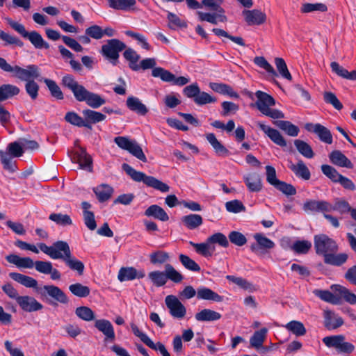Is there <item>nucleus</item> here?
Returning <instances> with one entry per match:
<instances>
[{"instance_id": "nucleus-41", "label": "nucleus", "mask_w": 356, "mask_h": 356, "mask_svg": "<svg viewBox=\"0 0 356 356\" xmlns=\"http://www.w3.org/2000/svg\"><path fill=\"white\" fill-rule=\"evenodd\" d=\"M94 192L101 202L107 201L112 195L113 189L107 184H102L94 189Z\"/></svg>"}, {"instance_id": "nucleus-34", "label": "nucleus", "mask_w": 356, "mask_h": 356, "mask_svg": "<svg viewBox=\"0 0 356 356\" xmlns=\"http://www.w3.org/2000/svg\"><path fill=\"white\" fill-rule=\"evenodd\" d=\"M332 289L337 293V294L343 298L346 302L351 304H356V296L352 293L349 289L339 284L332 286Z\"/></svg>"}, {"instance_id": "nucleus-6", "label": "nucleus", "mask_w": 356, "mask_h": 356, "mask_svg": "<svg viewBox=\"0 0 356 356\" xmlns=\"http://www.w3.org/2000/svg\"><path fill=\"white\" fill-rule=\"evenodd\" d=\"M123 170L135 181H143L147 186L152 187L154 189L166 193L170 191V186L152 176H147L142 172L134 169L127 163H123L122 166Z\"/></svg>"}, {"instance_id": "nucleus-47", "label": "nucleus", "mask_w": 356, "mask_h": 356, "mask_svg": "<svg viewBox=\"0 0 356 356\" xmlns=\"http://www.w3.org/2000/svg\"><path fill=\"white\" fill-rule=\"evenodd\" d=\"M152 75L154 77H159L163 81L168 83H172L175 79V75L172 73L161 67L154 68L152 70Z\"/></svg>"}, {"instance_id": "nucleus-39", "label": "nucleus", "mask_w": 356, "mask_h": 356, "mask_svg": "<svg viewBox=\"0 0 356 356\" xmlns=\"http://www.w3.org/2000/svg\"><path fill=\"white\" fill-rule=\"evenodd\" d=\"M124 58L129 61V67L134 71L139 70V65L137 64L140 56L131 48L124 49L123 53Z\"/></svg>"}, {"instance_id": "nucleus-9", "label": "nucleus", "mask_w": 356, "mask_h": 356, "mask_svg": "<svg viewBox=\"0 0 356 356\" xmlns=\"http://www.w3.org/2000/svg\"><path fill=\"white\" fill-rule=\"evenodd\" d=\"M165 303L170 314L175 318L181 319L186 314V309L177 297L168 295L165 298Z\"/></svg>"}, {"instance_id": "nucleus-51", "label": "nucleus", "mask_w": 356, "mask_h": 356, "mask_svg": "<svg viewBox=\"0 0 356 356\" xmlns=\"http://www.w3.org/2000/svg\"><path fill=\"white\" fill-rule=\"evenodd\" d=\"M212 32L219 37H224L229 39L233 42L237 44L238 45L245 47V44L244 42V40L240 36H233L229 35L227 31L223 29L214 28L212 29Z\"/></svg>"}, {"instance_id": "nucleus-43", "label": "nucleus", "mask_w": 356, "mask_h": 356, "mask_svg": "<svg viewBox=\"0 0 356 356\" xmlns=\"http://www.w3.org/2000/svg\"><path fill=\"white\" fill-rule=\"evenodd\" d=\"M294 145L296 146L298 152L304 157L312 159L314 156V152L312 147L306 142L302 140H295Z\"/></svg>"}, {"instance_id": "nucleus-16", "label": "nucleus", "mask_w": 356, "mask_h": 356, "mask_svg": "<svg viewBox=\"0 0 356 356\" xmlns=\"http://www.w3.org/2000/svg\"><path fill=\"white\" fill-rule=\"evenodd\" d=\"M84 118V127L92 129V124L104 121L106 115L100 112L91 109H85L82 111Z\"/></svg>"}, {"instance_id": "nucleus-31", "label": "nucleus", "mask_w": 356, "mask_h": 356, "mask_svg": "<svg viewBox=\"0 0 356 356\" xmlns=\"http://www.w3.org/2000/svg\"><path fill=\"white\" fill-rule=\"evenodd\" d=\"M20 89L13 84L5 83L0 86V102H4L8 99L18 95Z\"/></svg>"}, {"instance_id": "nucleus-27", "label": "nucleus", "mask_w": 356, "mask_h": 356, "mask_svg": "<svg viewBox=\"0 0 356 356\" xmlns=\"http://www.w3.org/2000/svg\"><path fill=\"white\" fill-rule=\"evenodd\" d=\"M244 181L251 192H259L262 188L261 177L257 172L249 173L244 176Z\"/></svg>"}, {"instance_id": "nucleus-11", "label": "nucleus", "mask_w": 356, "mask_h": 356, "mask_svg": "<svg viewBox=\"0 0 356 356\" xmlns=\"http://www.w3.org/2000/svg\"><path fill=\"white\" fill-rule=\"evenodd\" d=\"M256 243L251 244L250 250L257 254H264L268 250L274 248L275 243L261 233L254 235Z\"/></svg>"}, {"instance_id": "nucleus-2", "label": "nucleus", "mask_w": 356, "mask_h": 356, "mask_svg": "<svg viewBox=\"0 0 356 356\" xmlns=\"http://www.w3.org/2000/svg\"><path fill=\"white\" fill-rule=\"evenodd\" d=\"M9 277L27 288L35 289L41 296L46 297L49 296L62 304H67L69 302V299L65 293L56 286L44 285L42 287H38V281L35 279L15 272L10 273Z\"/></svg>"}, {"instance_id": "nucleus-59", "label": "nucleus", "mask_w": 356, "mask_h": 356, "mask_svg": "<svg viewBox=\"0 0 356 356\" xmlns=\"http://www.w3.org/2000/svg\"><path fill=\"white\" fill-rule=\"evenodd\" d=\"M180 262L188 270L195 272L200 271V266L188 256L181 254L179 256Z\"/></svg>"}, {"instance_id": "nucleus-35", "label": "nucleus", "mask_w": 356, "mask_h": 356, "mask_svg": "<svg viewBox=\"0 0 356 356\" xmlns=\"http://www.w3.org/2000/svg\"><path fill=\"white\" fill-rule=\"evenodd\" d=\"M183 225L189 229H195L203 223L202 217L199 214H189L181 218Z\"/></svg>"}, {"instance_id": "nucleus-1", "label": "nucleus", "mask_w": 356, "mask_h": 356, "mask_svg": "<svg viewBox=\"0 0 356 356\" xmlns=\"http://www.w3.org/2000/svg\"><path fill=\"white\" fill-rule=\"evenodd\" d=\"M314 245L316 254L323 257L325 264L341 266L349 258L346 252L337 253L339 245L337 241L325 234L315 235Z\"/></svg>"}, {"instance_id": "nucleus-20", "label": "nucleus", "mask_w": 356, "mask_h": 356, "mask_svg": "<svg viewBox=\"0 0 356 356\" xmlns=\"http://www.w3.org/2000/svg\"><path fill=\"white\" fill-rule=\"evenodd\" d=\"M257 125L274 143L280 147L286 146V142L285 139L277 129L266 126L261 122H258Z\"/></svg>"}, {"instance_id": "nucleus-33", "label": "nucleus", "mask_w": 356, "mask_h": 356, "mask_svg": "<svg viewBox=\"0 0 356 356\" xmlns=\"http://www.w3.org/2000/svg\"><path fill=\"white\" fill-rule=\"evenodd\" d=\"M221 316L220 313L210 309H204L195 315L196 321L200 322L218 321Z\"/></svg>"}, {"instance_id": "nucleus-15", "label": "nucleus", "mask_w": 356, "mask_h": 356, "mask_svg": "<svg viewBox=\"0 0 356 356\" xmlns=\"http://www.w3.org/2000/svg\"><path fill=\"white\" fill-rule=\"evenodd\" d=\"M17 304L21 309L26 312H33L42 309L43 306L33 297L22 296L17 298Z\"/></svg>"}, {"instance_id": "nucleus-18", "label": "nucleus", "mask_w": 356, "mask_h": 356, "mask_svg": "<svg viewBox=\"0 0 356 356\" xmlns=\"http://www.w3.org/2000/svg\"><path fill=\"white\" fill-rule=\"evenodd\" d=\"M255 95L257 98L255 106L261 113L268 109L270 106L275 104L274 98L264 92L258 90L256 92Z\"/></svg>"}, {"instance_id": "nucleus-60", "label": "nucleus", "mask_w": 356, "mask_h": 356, "mask_svg": "<svg viewBox=\"0 0 356 356\" xmlns=\"http://www.w3.org/2000/svg\"><path fill=\"white\" fill-rule=\"evenodd\" d=\"M353 208L350 206L348 202L345 200L337 201L334 205L330 204V208H329V212L332 211H337L341 214H343L348 212H350L351 214V211H353Z\"/></svg>"}, {"instance_id": "nucleus-37", "label": "nucleus", "mask_w": 356, "mask_h": 356, "mask_svg": "<svg viewBox=\"0 0 356 356\" xmlns=\"http://www.w3.org/2000/svg\"><path fill=\"white\" fill-rule=\"evenodd\" d=\"M267 332L268 330L266 327H263L259 330L254 332L250 339V346L254 349L261 348L266 338Z\"/></svg>"}, {"instance_id": "nucleus-53", "label": "nucleus", "mask_w": 356, "mask_h": 356, "mask_svg": "<svg viewBox=\"0 0 356 356\" xmlns=\"http://www.w3.org/2000/svg\"><path fill=\"white\" fill-rule=\"evenodd\" d=\"M165 271L167 280H170L175 283H179L184 279L183 275L177 270H176L175 268L170 264L165 265Z\"/></svg>"}, {"instance_id": "nucleus-19", "label": "nucleus", "mask_w": 356, "mask_h": 356, "mask_svg": "<svg viewBox=\"0 0 356 356\" xmlns=\"http://www.w3.org/2000/svg\"><path fill=\"white\" fill-rule=\"evenodd\" d=\"M145 276L143 270H137L134 267H122L118 272V278L120 282L140 279Z\"/></svg>"}, {"instance_id": "nucleus-7", "label": "nucleus", "mask_w": 356, "mask_h": 356, "mask_svg": "<svg viewBox=\"0 0 356 356\" xmlns=\"http://www.w3.org/2000/svg\"><path fill=\"white\" fill-rule=\"evenodd\" d=\"M6 19L13 29L20 34L24 38L28 39L35 48L39 49H49V44L44 40L38 32L35 31L29 32L22 24L13 21L10 18H6Z\"/></svg>"}, {"instance_id": "nucleus-49", "label": "nucleus", "mask_w": 356, "mask_h": 356, "mask_svg": "<svg viewBox=\"0 0 356 356\" xmlns=\"http://www.w3.org/2000/svg\"><path fill=\"white\" fill-rule=\"evenodd\" d=\"M108 4L113 9L127 10L136 4V0H108Z\"/></svg>"}, {"instance_id": "nucleus-14", "label": "nucleus", "mask_w": 356, "mask_h": 356, "mask_svg": "<svg viewBox=\"0 0 356 356\" xmlns=\"http://www.w3.org/2000/svg\"><path fill=\"white\" fill-rule=\"evenodd\" d=\"M243 15L245 17V21L249 26L261 25L266 20V15L260 10H244Z\"/></svg>"}, {"instance_id": "nucleus-50", "label": "nucleus", "mask_w": 356, "mask_h": 356, "mask_svg": "<svg viewBox=\"0 0 356 356\" xmlns=\"http://www.w3.org/2000/svg\"><path fill=\"white\" fill-rule=\"evenodd\" d=\"M44 82L47 86L52 97L56 98L57 99H63L64 96L63 92L56 81L51 79H44Z\"/></svg>"}, {"instance_id": "nucleus-58", "label": "nucleus", "mask_w": 356, "mask_h": 356, "mask_svg": "<svg viewBox=\"0 0 356 356\" xmlns=\"http://www.w3.org/2000/svg\"><path fill=\"white\" fill-rule=\"evenodd\" d=\"M311 248L312 243L306 240L296 241L291 247V250L298 254H306Z\"/></svg>"}, {"instance_id": "nucleus-4", "label": "nucleus", "mask_w": 356, "mask_h": 356, "mask_svg": "<svg viewBox=\"0 0 356 356\" xmlns=\"http://www.w3.org/2000/svg\"><path fill=\"white\" fill-rule=\"evenodd\" d=\"M188 8L192 9L202 8L203 6L208 8L213 13L198 12V17L200 21H205L213 24H217L218 22H226L227 17L225 15V10L222 8V0H202L200 3L196 0H186Z\"/></svg>"}, {"instance_id": "nucleus-13", "label": "nucleus", "mask_w": 356, "mask_h": 356, "mask_svg": "<svg viewBox=\"0 0 356 356\" xmlns=\"http://www.w3.org/2000/svg\"><path fill=\"white\" fill-rule=\"evenodd\" d=\"M67 242L63 241H58L51 246L47 245L45 243H41L38 244L40 250L44 254L49 256L53 259H58L62 257V252L64 250Z\"/></svg>"}, {"instance_id": "nucleus-64", "label": "nucleus", "mask_w": 356, "mask_h": 356, "mask_svg": "<svg viewBox=\"0 0 356 356\" xmlns=\"http://www.w3.org/2000/svg\"><path fill=\"white\" fill-rule=\"evenodd\" d=\"M170 257L168 252L163 251H156L149 255L150 261L153 264H162L169 259Z\"/></svg>"}, {"instance_id": "nucleus-63", "label": "nucleus", "mask_w": 356, "mask_h": 356, "mask_svg": "<svg viewBox=\"0 0 356 356\" xmlns=\"http://www.w3.org/2000/svg\"><path fill=\"white\" fill-rule=\"evenodd\" d=\"M314 294L320 298L322 300L332 303L337 304L339 302V298H337L332 293L327 290H316Z\"/></svg>"}, {"instance_id": "nucleus-3", "label": "nucleus", "mask_w": 356, "mask_h": 356, "mask_svg": "<svg viewBox=\"0 0 356 356\" xmlns=\"http://www.w3.org/2000/svg\"><path fill=\"white\" fill-rule=\"evenodd\" d=\"M62 84L73 93L78 102H85L92 108H98L106 103V99L99 94L88 90L83 86L79 84L71 74H66L62 79Z\"/></svg>"}, {"instance_id": "nucleus-25", "label": "nucleus", "mask_w": 356, "mask_h": 356, "mask_svg": "<svg viewBox=\"0 0 356 356\" xmlns=\"http://www.w3.org/2000/svg\"><path fill=\"white\" fill-rule=\"evenodd\" d=\"M6 261L15 265L17 268H32L35 267V261L30 257H20L17 254H10L6 257Z\"/></svg>"}, {"instance_id": "nucleus-57", "label": "nucleus", "mask_w": 356, "mask_h": 356, "mask_svg": "<svg viewBox=\"0 0 356 356\" xmlns=\"http://www.w3.org/2000/svg\"><path fill=\"white\" fill-rule=\"evenodd\" d=\"M345 340V337L342 334L327 336L323 338L322 341L328 348H334L338 349L340 342Z\"/></svg>"}, {"instance_id": "nucleus-52", "label": "nucleus", "mask_w": 356, "mask_h": 356, "mask_svg": "<svg viewBox=\"0 0 356 356\" xmlns=\"http://www.w3.org/2000/svg\"><path fill=\"white\" fill-rule=\"evenodd\" d=\"M321 171L327 178H329L332 182L337 183L340 177L342 175L332 166L327 164H323L321 167Z\"/></svg>"}, {"instance_id": "nucleus-32", "label": "nucleus", "mask_w": 356, "mask_h": 356, "mask_svg": "<svg viewBox=\"0 0 356 356\" xmlns=\"http://www.w3.org/2000/svg\"><path fill=\"white\" fill-rule=\"evenodd\" d=\"M145 215L147 217H153L163 222L168 221L169 216L165 210L159 205L153 204L149 206L145 211Z\"/></svg>"}, {"instance_id": "nucleus-48", "label": "nucleus", "mask_w": 356, "mask_h": 356, "mask_svg": "<svg viewBox=\"0 0 356 356\" xmlns=\"http://www.w3.org/2000/svg\"><path fill=\"white\" fill-rule=\"evenodd\" d=\"M69 290L73 295L79 298L87 297L90 293V288L81 283H75L70 285Z\"/></svg>"}, {"instance_id": "nucleus-30", "label": "nucleus", "mask_w": 356, "mask_h": 356, "mask_svg": "<svg viewBox=\"0 0 356 356\" xmlns=\"http://www.w3.org/2000/svg\"><path fill=\"white\" fill-rule=\"evenodd\" d=\"M206 138L218 156H227L229 154V151L216 138L214 134H207Z\"/></svg>"}, {"instance_id": "nucleus-12", "label": "nucleus", "mask_w": 356, "mask_h": 356, "mask_svg": "<svg viewBox=\"0 0 356 356\" xmlns=\"http://www.w3.org/2000/svg\"><path fill=\"white\" fill-rule=\"evenodd\" d=\"M305 129L316 134L319 140L325 143L330 145L333 142L331 131L327 127L319 123H307L305 124Z\"/></svg>"}, {"instance_id": "nucleus-44", "label": "nucleus", "mask_w": 356, "mask_h": 356, "mask_svg": "<svg viewBox=\"0 0 356 356\" xmlns=\"http://www.w3.org/2000/svg\"><path fill=\"white\" fill-rule=\"evenodd\" d=\"M284 327L287 330L298 337L304 336L307 332L305 325L300 321H291L286 324Z\"/></svg>"}, {"instance_id": "nucleus-24", "label": "nucleus", "mask_w": 356, "mask_h": 356, "mask_svg": "<svg viewBox=\"0 0 356 356\" xmlns=\"http://www.w3.org/2000/svg\"><path fill=\"white\" fill-rule=\"evenodd\" d=\"M330 161L335 165L352 169L353 164L348 157L339 150L332 151L330 155Z\"/></svg>"}, {"instance_id": "nucleus-61", "label": "nucleus", "mask_w": 356, "mask_h": 356, "mask_svg": "<svg viewBox=\"0 0 356 356\" xmlns=\"http://www.w3.org/2000/svg\"><path fill=\"white\" fill-rule=\"evenodd\" d=\"M65 120L68 123L78 127H84V118L79 116L76 113L70 111L65 114Z\"/></svg>"}, {"instance_id": "nucleus-40", "label": "nucleus", "mask_w": 356, "mask_h": 356, "mask_svg": "<svg viewBox=\"0 0 356 356\" xmlns=\"http://www.w3.org/2000/svg\"><path fill=\"white\" fill-rule=\"evenodd\" d=\"M274 124L290 136L295 137L299 134L300 129L298 127L289 121L278 120L275 121Z\"/></svg>"}, {"instance_id": "nucleus-45", "label": "nucleus", "mask_w": 356, "mask_h": 356, "mask_svg": "<svg viewBox=\"0 0 356 356\" xmlns=\"http://www.w3.org/2000/svg\"><path fill=\"white\" fill-rule=\"evenodd\" d=\"M75 314L81 320L92 321L95 319L94 312L88 307L81 306L75 309Z\"/></svg>"}, {"instance_id": "nucleus-36", "label": "nucleus", "mask_w": 356, "mask_h": 356, "mask_svg": "<svg viewBox=\"0 0 356 356\" xmlns=\"http://www.w3.org/2000/svg\"><path fill=\"white\" fill-rule=\"evenodd\" d=\"M197 298L198 299L213 300L215 302L222 301V297L211 289L206 287H200L197 291Z\"/></svg>"}, {"instance_id": "nucleus-26", "label": "nucleus", "mask_w": 356, "mask_h": 356, "mask_svg": "<svg viewBox=\"0 0 356 356\" xmlns=\"http://www.w3.org/2000/svg\"><path fill=\"white\" fill-rule=\"evenodd\" d=\"M289 168L295 175L299 178L304 180H309L311 177L309 168L302 160H299L296 164L290 162Z\"/></svg>"}, {"instance_id": "nucleus-22", "label": "nucleus", "mask_w": 356, "mask_h": 356, "mask_svg": "<svg viewBox=\"0 0 356 356\" xmlns=\"http://www.w3.org/2000/svg\"><path fill=\"white\" fill-rule=\"evenodd\" d=\"M95 327L105 336V340L113 341L115 339V334L113 326L108 320L99 319L95 322Z\"/></svg>"}, {"instance_id": "nucleus-55", "label": "nucleus", "mask_w": 356, "mask_h": 356, "mask_svg": "<svg viewBox=\"0 0 356 356\" xmlns=\"http://www.w3.org/2000/svg\"><path fill=\"white\" fill-rule=\"evenodd\" d=\"M168 20V27L170 29H176L177 28H186L187 24L184 20H181L176 14L168 13L167 15Z\"/></svg>"}, {"instance_id": "nucleus-23", "label": "nucleus", "mask_w": 356, "mask_h": 356, "mask_svg": "<svg viewBox=\"0 0 356 356\" xmlns=\"http://www.w3.org/2000/svg\"><path fill=\"white\" fill-rule=\"evenodd\" d=\"M73 159L79 164L81 168L86 169L90 172L92 171V158L86 152L85 148L79 147V151L75 152Z\"/></svg>"}, {"instance_id": "nucleus-8", "label": "nucleus", "mask_w": 356, "mask_h": 356, "mask_svg": "<svg viewBox=\"0 0 356 356\" xmlns=\"http://www.w3.org/2000/svg\"><path fill=\"white\" fill-rule=\"evenodd\" d=\"M126 49V44L118 39H111L106 41L101 48L100 53L113 65L118 63L120 52Z\"/></svg>"}, {"instance_id": "nucleus-38", "label": "nucleus", "mask_w": 356, "mask_h": 356, "mask_svg": "<svg viewBox=\"0 0 356 356\" xmlns=\"http://www.w3.org/2000/svg\"><path fill=\"white\" fill-rule=\"evenodd\" d=\"M189 244L195 249V251L198 254H200L204 257L211 256L215 250V247L209 243L208 238L205 243H195L193 241H190Z\"/></svg>"}, {"instance_id": "nucleus-46", "label": "nucleus", "mask_w": 356, "mask_h": 356, "mask_svg": "<svg viewBox=\"0 0 356 356\" xmlns=\"http://www.w3.org/2000/svg\"><path fill=\"white\" fill-rule=\"evenodd\" d=\"M148 277L153 284L157 287L163 286L167 282L165 271H152L148 274Z\"/></svg>"}, {"instance_id": "nucleus-42", "label": "nucleus", "mask_w": 356, "mask_h": 356, "mask_svg": "<svg viewBox=\"0 0 356 356\" xmlns=\"http://www.w3.org/2000/svg\"><path fill=\"white\" fill-rule=\"evenodd\" d=\"M13 158L14 156L8 151L0 150V159L3 167L10 172H14L17 169L15 163L13 161Z\"/></svg>"}, {"instance_id": "nucleus-17", "label": "nucleus", "mask_w": 356, "mask_h": 356, "mask_svg": "<svg viewBox=\"0 0 356 356\" xmlns=\"http://www.w3.org/2000/svg\"><path fill=\"white\" fill-rule=\"evenodd\" d=\"M323 324L328 330H336L343 324L341 317L330 310H325L323 312Z\"/></svg>"}, {"instance_id": "nucleus-54", "label": "nucleus", "mask_w": 356, "mask_h": 356, "mask_svg": "<svg viewBox=\"0 0 356 356\" xmlns=\"http://www.w3.org/2000/svg\"><path fill=\"white\" fill-rule=\"evenodd\" d=\"M49 218L60 226H68L72 225V220L70 216L67 214L54 213L49 215Z\"/></svg>"}, {"instance_id": "nucleus-5", "label": "nucleus", "mask_w": 356, "mask_h": 356, "mask_svg": "<svg viewBox=\"0 0 356 356\" xmlns=\"http://www.w3.org/2000/svg\"><path fill=\"white\" fill-rule=\"evenodd\" d=\"M0 68L6 72L13 73L16 78L25 81L26 83L38 79L40 76L39 68L35 65H29L26 68H22L18 65L12 66L1 57H0Z\"/></svg>"}, {"instance_id": "nucleus-10", "label": "nucleus", "mask_w": 356, "mask_h": 356, "mask_svg": "<svg viewBox=\"0 0 356 356\" xmlns=\"http://www.w3.org/2000/svg\"><path fill=\"white\" fill-rule=\"evenodd\" d=\"M59 259L63 260L72 270L76 271L79 275L83 274L85 269L84 264L72 255L68 243H67L63 250L62 257Z\"/></svg>"}, {"instance_id": "nucleus-29", "label": "nucleus", "mask_w": 356, "mask_h": 356, "mask_svg": "<svg viewBox=\"0 0 356 356\" xmlns=\"http://www.w3.org/2000/svg\"><path fill=\"white\" fill-rule=\"evenodd\" d=\"M209 87L214 92L219 94L227 95L232 98H239V95L236 91H234L230 86L227 84L221 83H210Z\"/></svg>"}, {"instance_id": "nucleus-28", "label": "nucleus", "mask_w": 356, "mask_h": 356, "mask_svg": "<svg viewBox=\"0 0 356 356\" xmlns=\"http://www.w3.org/2000/svg\"><path fill=\"white\" fill-rule=\"evenodd\" d=\"M127 106L129 110L140 115H145L147 113V106L137 97L130 96L126 102Z\"/></svg>"}, {"instance_id": "nucleus-21", "label": "nucleus", "mask_w": 356, "mask_h": 356, "mask_svg": "<svg viewBox=\"0 0 356 356\" xmlns=\"http://www.w3.org/2000/svg\"><path fill=\"white\" fill-rule=\"evenodd\" d=\"M303 210L305 212H329L330 203L326 201L321 200H307L303 204Z\"/></svg>"}, {"instance_id": "nucleus-62", "label": "nucleus", "mask_w": 356, "mask_h": 356, "mask_svg": "<svg viewBox=\"0 0 356 356\" xmlns=\"http://www.w3.org/2000/svg\"><path fill=\"white\" fill-rule=\"evenodd\" d=\"M274 187L287 196L296 194V189L292 184L281 180H280Z\"/></svg>"}, {"instance_id": "nucleus-56", "label": "nucleus", "mask_w": 356, "mask_h": 356, "mask_svg": "<svg viewBox=\"0 0 356 356\" xmlns=\"http://www.w3.org/2000/svg\"><path fill=\"white\" fill-rule=\"evenodd\" d=\"M275 64L280 74L284 79L291 81L292 76L289 72L284 60L282 58H275Z\"/></svg>"}]
</instances>
